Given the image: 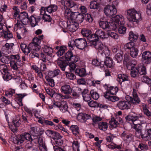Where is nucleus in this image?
Wrapping results in <instances>:
<instances>
[{"label": "nucleus", "mask_w": 151, "mask_h": 151, "mask_svg": "<svg viewBox=\"0 0 151 151\" xmlns=\"http://www.w3.org/2000/svg\"><path fill=\"white\" fill-rule=\"evenodd\" d=\"M43 37V35L38 36V37H35L33 40V42L29 44V47L31 49V52L29 55L30 58H34L38 57L39 54L36 52L39 51L40 48V45Z\"/></svg>", "instance_id": "nucleus-1"}, {"label": "nucleus", "mask_w": 151, "mask_h": 151, "mask_svg": "<svg viewBox=\"0 0 151 151\" xmlns=\"http://www.w3.org/2000/svg\"><path fill=\"white\" fill-rule=\"evenodd\" d=\"M127 19L129 21L135 22L138 23L141 20V14L137 12L134 9H129L125 12Z\"/></svg>", "instance_id": "nucleus-2"}, {"label": "nucleus", "mask_w": 151, "mask_h": 151, "mask_svg": "<svg viewBox=\"0 0 151 151\" xmlns=\"http://www.w3.org/2000/svg\"><path fill=\"white\" fill-rule=\"evenodd\" d=\"M10 58L12 59L11 61H10V66L14 70L18 69V66H21L23 65V61L20 59L19 55H12Z\"/></svg>", "instance_id": "nucleus-3"}, {"label": "nucleus", "mask_w": 151, "mask_h": 151, "mask_svg": "<svg viewBox=\"0 0 151 151\" xmlns=\"http://www.w3.org/2000/svg\"><path fill=\"white\" fill-rule=\"evenodd\" d=\"M115 3V1L112 4L107 5L104 7V11L107 16L111 17L116 14L117 12L116 7L117 4L116 5L114 4Z\"/></svg>", "instance_id": "nucleus-4"}, {"label": "nucleus", "mask_w": 151, "mask_h": 151, "mask_svg": "<svg viewBox=\"0 0 151 151\" xmlns=\"http://www.w3.org/2000/svg\"><path fill=\"white\" fill-rule=\"evenodd\" d=\"M44 53H41L42 60L44 63L49 61V57L52 55L53 52L52 49L50 47L47 46H45L43 48Z\"/></svg>", "instance_id": "nucleus-5"}, {"label": "nucleus", "mask_w": 151, "mask_h": 151, "mask_svg": "<svg viewBox=\"0 0 151 151\" xmlns=\"http://www.w3.org/2000/svg\"><path fill=\"white\" fill-rule=\"evenodd\" d=\"M114 22L111 23V25L112 29L114 30H116L119 28L120 24H124V18L122 15H116L114 17Z\"/></svg>", "instance_id": "nucleus-6"}, {"label": "nucleus", "mask_w": 151, "mask_h": 151, "mask_svg": "<svg viewBox=\"0 0 151 151\" xmlns=\"http://www.w3.org/2000/svg\"><path fill=\"white\" fill-rule=\"evenodd\" d=\"M61 24L63 25L62 28H65L66 27L67 29L70 32H74L78 29V23L75 22L74 23L73 21L71 22L70 20H68L67 22H62Z\"/></svg>", "instance_id": "nucleus-7"}, {"label": "nucleus", "mask_w": 151, "mask_h": 151, "mask_svg": "<svg viewBox=\"0 0 151 151\" xmlns=\"http://www.w3.org/2000/svg\"><path fill=\"white\" fill-rule=\"evenodd\" d=\"M87 43L84 38H78L75 40V46L79 49L83 50L86 47Z\"/></svg>", "instance_id": "nucleus-8"}, {"label": "nucleus", "mask_w": 151, "mask_h": 151, "mask_svg": "<svg viewBox=\"0 0 151 151\" xmlns=\"http://www.w3.org/2000/svg\"><path fill=\"white\" fill-rule=\"evenodd\" d=\"M56 107L59 109L60 111L63 112H65L67 111L68 106L67 102L64 101H56L54 103Z\"/></svg>", "instance_id": "nucleus-9"}, {"label": "nucleus", "mask_w": 151, "mask_h": 151, "mask_svg": "<svg viewBox=\"0 0 151 151\" xmlns=\"http://www.w3.org/2000/svg\"><path fill=\"white\" fill-rule=\"evenodd\" d=\"M29 132L31 135L34 137V139L37 138L38 136L41 135L43 133L40 128L37 127H31Z\"/></svg>", "instance_id": "nucleus-10"}, {"label": "nucleus", "mask_w": 151, "mask_h": 151, "mask_svg": "<svg viewBox=\"0 0 151 151\" xmlns=\"http://www.w3.org/2000/svg\"><path fill=\"white\" fill-rule=\"evenodd\" d=\"M60 6L64 5L67 6L68 8H72L75 6H77L76 2L73 0H61L60 1Z\"/></svg>", "instance_id": "nucleus-11"}, {"label": "nucleus", "mask_w": 151, "mask_h": 151, "mask_svg": "<svg viewBox=\"0 0 151 151\" xmlns=\"http://www.w3.org/2000/svg\"><path fill=\"white\" fill-rule=\"evenodd\" d=\"M117 106L122 110H128L130 109V107L129 102L125 100L119 101L117 104Z\"/></svg>", "instance_id": "nucleus-12"}, {"label": "nucleus", "mask_w": 151, "mask_h": 151, "mask_svg": "<svg viewBox=\"0 0 151 151\" xmlns=\"http://www.w3.org/2000/svg\"><path fill=\"white\" fill-rule=\"evenodd\" d=\"M37 137V138L35 140V142H38L40 151H47V149L44 144L41 135H39Z\"/></svg>", "instance_id": "nucleus-13"}, {"label": "nucleus", "mask_w": 151, "mask_h": 151, "mask_svg": "<svg viewBox=\"0 0 151 151\" xmlns=\"http://www.w3.org/2000/svg\"><path fill=\"white\" fill-rule=\"evenodd\" d=\"M28 21L30 22L31 26L34 27L37 25L38 23L40 21L41 18L40 16H37L36 17L32 15L29 18Z\"/></svg>", "instance_id": "nucleus-14"}, {"label": "nucleus", "mask_w": 151, "mask_h": 151, "mask_svg": "<svg viewBox=\"0 0 151 151\" xmlns=\"http://www.w3.org/2000/svg\"><path fill=\"white\" fill-rule=\"evenodd\" d=\"M137 114L133 112H131L129 114L125 117V119L127 122L133 123L135 120L138 118Z\"/></svg>", "instance_id": "nucleus-15"}, {"label": "nucleus", "mask_w": 151, "mask_h": 151, "mask_svg": "<svg viewBox=\"0 0 151 151\" xmlns=\"http://www.w3.org/2000/svg\"><path fill=\"white\" fill-rule=\"evenodd\" d=\"M142 58L145 64L149 63L151 61V52L149 51L144 52L142 55Z\"/></svg>", "instance_id": "nucleus-16"}, {"label": "nucleus", "mask_w": 151, "mask_h": 151, "mask_svg": "<svg viewBox=\"0 0 151 151\" xmlns=\"http://www.w3.org/2000/svg\"><path fill=\"white\" fill-rule=\"evenodd\" d=\"M19 18L20 21L24 24H25L28 22L29 18L28 14L26 12H22L19 15Z\"/></svg>", "instance_id": "nucleus-17"}, {"label": "nucleus", "mask_w": 151, "mask_h": 151, "mask_svg": "<svg viewBox=\"0 0 151 151\" xmlns=\"http://www.w3.org/2000/svg\"><path fill=\"white\" fill-rule=\"evenodd\" d=\"M12 142L15 144L20 145L24 141L23 135H18L12 138Z\"/></svg>", "instance_id": "nucleus-18"}, {"label": "nucleus", "mask_w": 151, "mask_h": 151, "mask_svg": "<svg viewBox=\"0 0 151 151\" xmlns=\"http://www.w3.org/2000/svg\"><path fill=\"white\" fill-rule=\"evenodd\" d=\"M91 43V46L98 49L99 51H104V47L102 42L99 40L96 42H93Z\"/></svg>", "instance_id": "nucleus-19"}, {"label": "nucleus", "mask_w": 151, "mask_h": 151, "mask_svg": "<svg viewBox=\"0 0 151 151\" xmlns=\"http://www.w3.org/2000/svg\"><path fill=\"white\" fill-rule=\"evenodd\" d=\"M60 91L61 92L65 94H70L72 92V88L70 85L65 84L62 86Z\"/></svg>", "instance_id": "nucleus-20"}, {"label": "nucleus", "mask_w": 151, "mask_h": 151, "mask_svg": "<svg viewBox=\"0 0 151 151\" xmlns=\"http://www.w3.org/2000/svg\"><path fill=\"white\" fill-rule=\"evenodd\" d=\"M60 7L61 9L63 11H64V15L65 16L67 17L68 20L69 19L70 16L72 12L70 9L68 8L67 6H65V5L60 6Z\"/></svg>", "instance_id": "nucleus-21"}, {"label": "nucleus", "mask_w": 151, "mask_h": 151, "mask_svg": "<svg viewBox=\"0 0 151 151\" xmlns=\"http://www.w3.org/2000/svg\"><path fill=\"white\" fill-rule=\"evenodd\" d=\"M46 134L49 137L54 139L59 137V133L50 130H47L45 131Z\"/></svg>", "instance_id": "nucleus-22"}, {"label": "nucleus", "mask_w": 151, "mask_h": 151, "mask_svg": "<svg viewBox=\"0 0 151 151\" xmlns=\"http://www.w3.org/2000/svg\"><path fill=\"white\" fill-rule=\"evenodd\" d=\"M57 63L58 66L63 71L65 70V68L68 65V63L65 61L61 59H59L58 60Z\"/></svg>", "instance_id": "nucleus-23"}, {"label": "nucleus", "mask_w": 151, "mask_h": 151, "mask_svg": "<svg viewBox=\"0 0 151 151\" xmlns=\"http://www.w3.org/2000/svg\"><path fill=\"white\" fill-rule=\"evenodd\" d=\"M95 34L97 39L100 38L103 39L107 37L105 32L101 29L97 30Z\"/></svg>", "instance_id": "nucleus-24"}, {"label": "nucleus", "mask_w": 151, "mask_h": 151, "mask_svg": "<svg viewBox=\"0 0 151 151\" xmlns=\"http://www.w3.org/2000/svg\"><path fill=\"white\" fill-rule=\"evenodd\" d=\"M83 100L86 101H88L91 99L90 95L87 89H84L82 92Z\"/></svg>", "instance_id": "nucleus-25"}, {"label": "nucleus", "mask_w": 151, "mask_h": 151, "mask_svg": "<svg viewBox=\"0 0 151 151\" xmlns=\"http://www.w3.org/2000/svg\"><path fill=\"white\" fill-rule=\"evenodd\" d=\"M56 48L58 50L56 53V54L58 56L62 55L67 50L66 47L65 46H57L56 47Z\"/></svg>", "instance_id": "nucleus-26"}, {"label": "nucleus", "mask_w": 151, "mask_h": 151, "mask_svg": "<svg viewBox=\"0 0 151 151\" xmlns=\"http://www.w3.org/2000/svg\"><path fill=\"white\" fill-rule=\"evenodd\" d=\"M133 97L132 98L129 96H127V98H129L130 99L129 100H128V101H129L132 103L135 104H139L140 103V100L138 96H133Z\"/></svg>", "instance_id": "nucleus-27"}, {"label": "nucleus", "mask_w": 151, "mask_h": 151, "mask_svg": "<svg viewBox=\"0 0 151 151\" xmlns=\"http://www.w3.org/2000/svg\"><path fill=\"white\" fill-rule=\"evenodd\" d=\"M24 140L25 139L28 142H32L35 140L36 139H34V137L32 136L30 133L25 132L23 134Z\"/></svg>", "instance_id": "nucleus-28"}, {"label": "nucleus", "mask_w": 151, "mask_h": 151, "mask_svg": "<svg viewBox=\"0 0 151 151\" xmlns=\"http://www.w3.org/2000/svg\"><path fill=\"white\" fill-rule=\"evenodd\" d=\"M58 6L55 4H51L47 7V12L49 13H52L57 11Z\"/></svg>", "instance_id": "nucleus-29"}, {"label": "nucleus", "mask_w": 151, "mask_h": 151, "mask_svg": "<svg viewBox=\"0 0 151 151\" xmlns=\"http://www.w3.org/2000/svg\"><path fill=\"white\" fill-rule=\"evenodd\" d=\"M139 73L138 68L134 66H132L130 72L131 76L132 77L135 78L138 76Z\"/></svg>", "instance_id": "nucleus-30"}, {"label": "nucleus", "mask_w": 151, "mask_h": 151, "mask_svg": "<svg viewBox=\"0 0 151 151\" xmlns=\"http://www.w3.org/2000/svg\"><path fill=\"white\" fill-rule=\"evenodd\" d=\"M25 147L27 150H31L32 151L36 150V148L34 147V145L32 142L27 141L26 142Z\"/></svg>", "instance_id": "nucleus-31"}, {"label": "nucleus", "mask_w": 151, "mask_h": 151, "mask_svg": "<svg viewBox=\"0 0 151 151\" xmlns=\"http://www.w3.org/2000/svg\"><path fill=\"white\" fill-rule=\"evenodd\" d=\"M100 27L104 29H106L110 27L109 23L106 21H100L99 22Z\"/></svg>", "instance_id": "nucleus-32"}, {"label": "nucleus", "mask_w": 151, "mask_h": 151, "mask_svg": "<svg viewBox=\"0 0 151 151\" xmlns=\"http://www.w3.org/2000/svg\"><path fill=\"white\" fill-rule=\"evenodd\" d=\"M117 80L120 83L122 82L128 81V76L124 74H119L118 75Z\"/></svg>", "instance_id": "nucleus-33"}, {"label": "nucleus", "mask_w": 151, "mask_h": 151, "mask_svg": "<svg viewBox=\"0 0 151 151\" xmlns=\"http://www.w3.org/2000/svg\"><path fill=\"white\" fill-rule=\"evenodd\" d=\"M138 35L134 34L133 32L130 31L129 33V40L131 41H136L138 38Z\"/></svg>", "instance_id": "nucleus-34"}, {"label": "nucleus", "mask_w": 151, "mask_h": 151, "mask_svg": "<svg viewBox=\"0 0 151 151\" xmlns=\"http://www.w3.org/2000/svg\"><path fill=\"white\" fill-rule=\"evenodd\" d=\"M70 128L73 134L75 136H78V135L79 134V130L77 125H72L70 126Z\"/></svg>", "instance_id": "nucleus-35"}, {"label": "nucleus", "mask_w": 151, "mask_h": 151, "mask_svg": "<svg viewBox=\"0 0 151 151\" xmlns=\"http://www.w3.org/2000/svg\"><path fill=\"white\" fill-rule=\"evenodd\" d=\"M62 137L60 135V134H59V137H56V138L54 139L55 142H54V144L55 145H58L61 146L63 142V140L61 139Z\"/></svg>", "instance_id": "nucleus-36"}, {"label": "nucleus", "mask_w": 151, "mask_h": 151, "mask_svg": "<svg viewBox=\"0 0 151 151\" xmlns=\"http://www.w3.org/2000/svg\"><path fill=\"white\" fill-rule=\"evenodd\" d=\"M139 74L141 75H145L146 73V69L143 64H140L138 68Z\"/></svg>", "instance_id": "nucleus-37"}, {"label": "nucleus", "mask_w": 151, "mask_h": 151, "mask_svg": "<svg viewBox=\"0 0 151 151\" xmlns=\"http://www.w3.org/2000/svg\"><path fill=\"white\" fill-rule=\"evenodd\" d=\"M98 127L101 130L105 131L108 128L107 123L105 122H101L99 123Z\"/></svg>", "instance_id": "nucleus-38"}, {"label": "nucleus", "mask_w": 151, "mask_h": 151, "mask_svg": "<svg viewBox=\"0 0 151 151\" xmlns=\"http://www.w3.org/2000/svg\"><path fill=\"white\" fill-rule=\"evenodd\" d=\"M1 33V34H3L2 35H4V37L5 38H7L8 39H9L13 37L12 35L8 29L7 31L3 30Z\"/></svg>", "instance_id": "nucleus-39"}, {"label": "nucleus", "mask_w": 151, "mask_h": 151, "mask_svg": "<svg viewBox=\"0 0 151 151\" xmlns=\"http://www.w3.org/2000/svg\"><path fill=\"white\" fill-rule=\"evenodd\" d=\"M75 73L81 77L84 76L86 75V71L84 68H77L75 71Z\"/></svg>", "instance_id": "nucleus-40"}, {"label": "nucleus", "mask_w": 151, "mask_h": 151, "mask_svg": "<svg viewBox=\"0 0 151 151\" xmlns=\"http://www.w3.org/2000/svg\"><path fill=\"white\" fill-rule=\"evenodd\" d=\"M123 52L120 51L118 52L115 55V58L117 61L118 63H120L122 62L123 59Z\"/></svg>", "instance_id": "nucleus-41"}, {"label": "nucleus", "mask_w": 151, "mask_h": 151, "mask_svg": "<svg viewBox=\"0 0 151 151\" xmlns=\"http://www.w3.org/2000/svg\"><path fill=\"white\" fill-rule=\"evenodd\" d=\"M106 59L104 61L105 65L109 68H111L113 64L112 59L110 57L106 56Z\"/></svg>", "instance_id": "nucleus-42"}, {"label": "nucleus", "mask_w": 151, "mask_h": 151, "mask_svg": "<svg viewBox=\"0 0 151 151\" xmlns=\"http://www.w3.org/2000/svg\"><path fill=\"white\" fill-rule=\"evenodd\" d=\"M107 89L112 95H116L118 91V88L117 87H108Z\"/></svg>", "instance_id": "nucleus-43"}, {"label": "nucleus", "mask_w": 151, "mask_h": 151, "mask_svg": "<svg viewBox=\"0 0 151 151\" xmlns=\"http://www.w3.org/2000/svg\"><path fill=\"white\" fill-rule=\"evenodd\" d=\"M17 97L18 99V103L19 106H22L23 104L22 102V99L25 96L27 95L26 93L23 94H17Z\"/></svg>", "instance_id": "nucleus-44"}, {"label": "nucleus", "mask_w": 151, "mask_h": 151, "mask_svg": "<svg viewBox=\"0 0 151 151\" xmlns=\"http://www.w3.org/2000/svg\"><path fill=\"white\" fill-rule=\"evenodd\" d=\"M99 7V3L95 1H93L90 2V7L91 9H97Z\"/></svg>", "instance_id": "nucleus-45"}, {"label": "nucleus", "mask_w": 151, "mask_h": 151, "mask_svg": "<svg viewBox=\"0 0 151 151\" xmlns=\"http://www.w3.org/2000/svg\"><path fill=\"white\" fill-rule=\"evenodd\" d=\"M151 136L150 135L147 131H145L144 132H142V134L141 138H142L143 139L146 141L150 139V137Z\"/></svg>", "instance_id": "nucleus-46"}, {"label": "nucleus", "mask_w": 151, "mask_h": 151, "mask_svg": "<svg viewBox=\"0 0 151 151\" xmlns=\"http://www.w3.org/2000/svg\"><path fill=\"white\" fill-rule=\"evenodd\" d=\"M142 118L140 116H139L138 118L136 120H135V121L132 123L133 124V126L145 124L146 123L145 122L141 120V119Z\"/></svg>", "instance_id": "nucleus-47"}, {"label": "nucleus", "mask_w": 151, "mask_h": 151, "mask_svg": "<svg viewBox=\"0 0 151 151\" xmlns=\"http://www.w3.org/2000/svg\"><path fill=\"white\" fill-rule=\"evenodd\" d=\"M138 52V50L135 47L134 48H132L130 50V55L133 58H136Z\"/></svg>", "instance_id": "nucleus-48"}, {"label": "nucleus", "mask_w": 151, "mask_h": 151, "mask_svg": "<svg viewBox=\"0 0 151 151\" xmlns=\"http://www.w3.org/2000/svg\"><path fill=\"white\" fill-rule=\"evenodd\" d=\"M134 43L133 42H131L127 43L126 44L124 45V48L125 49H130L131 50L132 48H134L135 47H134Z\"/></svg>", "instance_id": "nucleus-49"}, {"label": "nucleus", "mask_w": 151, "mask_h": 151, "mask_svg": "<svg viewBox=\"0 0 151 151\" xmlns=\"http://www.w3.org/2000/svg\"><path fill=\"white\" fill-rule=\"evenodd\" d=\"M88 39L91 45H92L91 43L93 42H96L99 40L98 39H97L95 34L90 35L88 38Z\"/></svg>", "instance_id": "nucleus-50"}, {"label": "nucleus", "mask_w": 151, "mask_h": 151, "mask_svg": "<svg viewBox=\"0 0 151 151\" xmlns=\"http://www.w3.org/2000/svg\"><path fill=\"white\" fill-rule=\"evenodd\" d=\"M81 32L83 36L88 38V37H89L91 34V32L90 30H89L83 29L81 30Z\"/></svg>", "instance_id": "nucleus-51"}, {"label": "nucleus", "mask_w": 151, "mask_h": 151, "mask_svg": "<svg viewBox=\"0 0 151 151\" xmlns=\"http://www.w3.org/2000/svg\"><path fill=\"white\" fill-rule=\"evenodd\" d=\"M90 93L91 97L94 99L97 100L99 98V95L94 90H91Z\"/></svg>", "instance_id": "nucleus-52"}, {"label": "nucleus", "mask_w": 151, "mask_h": 151, "mask_svg": "<svg viewBox=\"0 0 151 151\" xmlns=\"http://www.w3.org/2000/svg\"><path fill=\"white\" fill-rule=\"evenodd\" d=\"M13 124L15 127H19L21 122V121L19 118H14L12 121Z\"/></svg>", "instance_id": "nucleus-53"}, {"label": "nucleus", "mask_w": 151, "mask_h": 151, "mask_svg": "<svg viewBox=\"0 0 151 151\" xmlns=\"http://www.w3.org/2000/svg\"><path fill=\"white\" fill-rule=\"evenodd\" d=\"M3 77L4 80L6 81H8L10 80L12 78L11 74L8 72L7 71L6 72L4 73Z\"/></svg>", "instance_id": "nucleus-54"}, {"label": "nucleus", "mask_w": 151, "mask_h": 151, "mask_svg": "<svg viewBox=\"0 0 151 151\" xmlns=\"http://www.w3.org/2000/svg\"><path fill=\"white\" fill-rule=\"evenodd\" d=\"M109 123L111 126L114 128L116 127L119 124V122H117L116 119L114 118H112L109 122Z\"/></svg>", "instance_id": "nucleus-55"}, {"label": "nucleus", "mask_w": 151, "mask_h": 151, "mask_svg": "<svg viewBox=\"0 0 151 151\" xmlns=\"http://www.w3.org/2000/svg\"><path fill=\"white\" fill-rule=\"evenodd\" d=\"M84 18V16L83 14L78 13L75 21L78 23H81L83 21Z\"/></svg>", "instance_id": "nucleus-56"}, {"label": "nucleus", "mask_w": 151, "mask_h": 151, "mask_svg": "<svg viewBox=\"0 0 151 151\" xmlns=\"http://www.w3.org/2000/svg\"><path fill=\"white\" fill-rule=\"evenodd\" d=\"M124 24H120L119 27V32L120 34H124L126 33V27L123 26Z\"/></svg>", "instance_id": "nucleus-57"}, {"label": "nucleus", "mask_w": 151, "mask_h": 151, "mask_svg": "<svg viewBox=\"0 0 151 151\" xmlns=\"http://www.w3.org/2000/svg\"><path fill=\"white\" fill-rule=\"evenodd\" d=\"M79 143L78 141H74L73 144V148L74 151H80Z\"/></svg>", "instance_id": "nucleus-58"}, {"label": "nucleus", "mask_w": 151, "mask_h": 151, "mask_svg": "<svg viewBox=\"0 0 151 151\" xmlns=\"http://www.w3.org/2000/svg\"><path fill=\"white\" fill-rule=\"evenodd\" d=\"M73 55V54L71 51H68L65 54V59L67 61H70Z\"/></svg>", "instance_id": "nucleus-59"}, {"label": "nucleus", "mask_w": 151, "mask_h": 151, "mask_svg": "<svg viewBox=\"0 0 151 151\" xmlns=\"http://www.w3.org/2000/svg\"><path fill=\"white\" fill-rule=\"evenodd\" d=\"M107 34L108 36L115 39H117L118 38V35L117 34L110 31H108Z\"/></svg>", "instance_id": "nucleus-60"}, {"label": "nucleus", "mask_w": 151, "mask_h": 151, "mask_svg": "<svg viewBox=\"0 0 151 151\" xmlns=\"http://www.w3.org/2000/svg\"><path fill=\"white\" fill-rule=\"evenodd\" d=\"M22 22L19 20H18L17 23L15 25V27H16L17 29H22L24 30V32L26 31V29L24 27L23 25L22 24Z\"/></svg>", "instance_id": "nucleus-61"}, {"label": "nucleus", "mask_w": 151, "mask_h": 151, "mask_svg": "<svg viewBox=\"0 0 151 151\" xmlns=\"http://www.w3.org/2000/svg\"><path fill=\"white\" fill-rule=\"evenodd\" d=\"M77 118L78 120L81 123H85L83 114V113L78 114Z\"/></svg>", "instance_id": "nucleus-62"}, {"label": "nucleus", "mask_w": 151, "mask_h": 151, "mask_svg": "<svg viewBox=\"0 0 151 151\" xmlns=\"http://www.w3.org/2000/svg\"><path fill=\"white\" fill-rule=\"evenodd\" d=\"M14 45V44L13 43H6L3 47L6 50H11L12 49Z\"/></svg>", "instance_id": "nucleus-63"}, {"label": "nucleus", "mask_w": 151, "mask_h": 151, "mask_svg": "<svg viewBox=\"0 0 151 151\" xmlns=\"http://www.w3.org/2000/svg\"><path fill=\"white\" fill-rule=\"evenodd\" d=\"M142 82L147 84L151 83V79L147 76H143L142 78Z\"/></svg>", "instance_id": "nucleus-64"}]
</instances>
